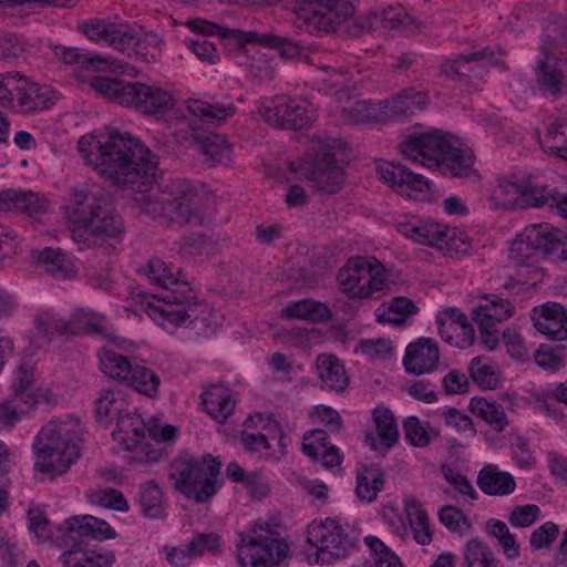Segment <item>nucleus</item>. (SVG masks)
<instances>
[{
    "label": "nucleus",
    "instance_id": "43",
    "mask_svg": "<svg viewBox=\"0 0 567 567\" xmlns=\"http://www.w3.org/2000/svg\"><path fill=\"white\" fill-rule=\"evenodd\" d=\"M38 264L45 272L58 279L68 278L73 271V265L61 249L44 248L38 255L33 252Z\"/></svg>",
    "mask_w": 567,
    "mask_h": 567
},
{
    "label": "nucleus",
    "instance_id": "27",
    "mask_svg": "<svg viewBox=\"0 0 567 567\" xmlns=\"http://www.w3.org/2000/svg\"><path fill=\"white\" fill-rule=\"evenodd\" d=\"M515 311L512 302L497 295H487L481 299V302L473 309L472 318L475 322H485V324H497L509 319Z\"/></svg>",
    "mask_w": 567,
    "mask_h": 567
},
{
    "label": "nucleus",
    "instance_id": "62",
    "mask_svg": "<svg viewBox=\"0 0 567 567\" xmlns=\"http://www.w3.org/2000/svg\"><path fill=\"white\" fill-rule=\"evenodd\" d=\"M83 520L86 538L97 540L115 538V530L106 522L91 515H84Z\"/></svg>",
    "mask_w": 567,
    "mask_h": 567
},
{
    "label": "nucleus",
    "instance_id": "25",
    "mask_svg": "<svg viewBox=\"0 0 567 567\" xmlns=\"http://www.w3.org/2000/svg\"><path fill=\"white\" fill-rule=\"evenodd\" d=\"M316 369L322 388L337 393H343L347 390L349 377L343 363L334 354H319Z\"/></svg>",
    "mask_w": 567,
    "mask_h": 567
},
{
    "label": "nucleus",
    "instance_id": "37",
    "mask_svg": "<svg viewBox=\"0 0 567 567\" xmlns=\"http://www.w3.org/2000/svg\"><path fill=\"white\" fill-rule=\"evenodd\" d=\"M70 334L107 336L106 320L103 315L85 309L75 310L69 319Z\"/></svg>",
    "mask_w": 567,
    "mask_h": 567
},
{
    "label": "nucleus",
    "instance_id": "45",
    "mask_svg": "<svg viewBox=\"0 0 567 567\" xmlns=\"http://www.w3.org/2000/svg\"><path fill=\"white\" fill-rule=\"evenodd\" d=\"M382 101L373 105L367 101H354L343 110L344 118L349 124L386 121L383 114Z\"/></svg>",
    "mask_w": 567,
    "mask_h": 567
},
{
    "label": "nucleus",
    "instance_id": "6",
    "mask_svg": "<svg viewBox=\"0 0 567 567\" xmlns=\"http://www.w3.org/2000/svg\"><path fill=\"white\" fill-rule=\"evenodd\" d=\"M81 423L75 417L53 419L38 433L33 449L38 454L34 468L52 476L68 472L80 456Z\"/></svg>",
    "mask_w": 567,
    "mask_h": 567
},
{
    "label": "nucleus",
    "instance_id": "23",
    "mask_svg": "<svg viewBox=\"0 0 567 567\" xmlns=\"http://www.w3.org/2000/svg\"><path fill=\"white\" fill-rule=\"evenodd\" d=\"M427 103L429 97L425 92L408 87L391 100L382 101V109L384 110L383 114L389 120L393 116H412L416 112L425 110Z\"/></svg>",
    "mask_w": 567,
    "mask_h": 567
},
{
    "label": "nucleus",
    "instance_id": "19",
    "mask_svg": "<svg viewBox=\"0 0 567 567\" xmlns=\"http://www.w3.org/2000/svg\"><path fill=\"white\" fill-rule=\"evenodd\" d=\"M534 327L554 341L567 340V308L558 302H546L532 312Z\"/></svg>",
    "mask_w": 567,
    "mask_h": 567
},
{
    "label": "nucleus",
    "instance_id": "53",
    "mask_svg": "<svg viewBox=\"0 0 567 567\" xmlns=\"http://www.w3.org/2000/svg\"><path fill=\"white\" fill-rule=\"evenodd\" d=\"M544 43L542 52L546 48L554 52V47L567 43V23L560 16H550L544 27Z\"/></svg>",
    "mask_w": 567,
    "mask_h": 567
},
{
    "label": "nucleus",
    "instance_id": "56",
    "mask_svg": "<svg viewBox=\"0 0 567 567\" xmlns=\"http://www.w3.org/2000/svg\"><path fill=\"white\" fill-rule=\"evenodd\" d=\"M35 324L39 333L45 337H51L54 333L70 334L69 320L58 318L55 315L50 312H42L38 315L35 318Z\"/></svg>",
    "mask_w": 567,
    "mask_h": 567
},
{
    "label": "nucleus",
    "instance_id": "4",
    "mask_svg": "<svg viewBox=\"0 0 567 567\" xmlns=\"http://www.w3.org/2000/svg\"><path fill=\"white\" fill-rule=\"evenodd\" d=\"M399 150L404 158L437 168L446 176L462 178L475 172L473 151L456 146V141L436 130L408 135Z\"/></svg>",
    "mask_w": 567,
    "mask_h": 567
},
{
    "label": "nucleus",
    "instance_id": "36",
    "mask_svg": "<svg viewBox=\"0 0 567 567\" xmlns=\"http://www.w3.org/2000/svg\"><path fill=\"white\" fill-rule=\"evenodd\" d=\"M281 317L323 322L331 318V312L324 303L317 302L312 299H301L290 302L281 309Z\"/></svg>",
    "mask_w": 567,
    "mask_h": 567
},
{
    "label": "nucleus",
    "instance_id": "34",
    "mask_svg": "<svg viewBox=\"0 0 567 567\" xmlns=\"http://www.w3.org/2000/svg\"><path fill=\"white\" fill-rule=\"evenodd\" d=\"M54 55L64 64L79 65L87 70H106L112 64L107 58L72 47L56 45Z\"/></svg>",
    "mask_w": 567,
    "mask_h": 567
},
{
    "label": "nucleus",
    "instance_id": "31",
    "mask_svg": "<svg viewBox=\"0 0 567 567\" xmlns=\"http://www.w3.org/2000/svg\"><path fill=\"white\" fill-rule=\"evenodd\" d=\"M477 485L482 492L492 496L509 495L516 487L513 475L508 472L499 471L493 464H488L480 471Z\"/></svg>",
    "mask_w": 567,
    "mask_h": 567
},
{
    "label": "nucleus",
    "instance_id": "24",
    "mask_svg": "<svg viewBox=\"0 0 567 567\" xmlns=\"http://www.w3.org/2000/svg\"><path fill=\"white\" fill-rule=\"evenodd\" d=\"M148 427L141 414L123 411L116 419V429L112 432L114 440L120 441L128 451L135 450L146 437Z\"/></svg>",
    "mask_w": 567,
    "mask_h": 567
},
{
    "label": "nucleus",
    "instance_id": "35",
    "mask_svg": "<svg viewBox=\"0 0 567 567\" xmlns=\"http://www.w3.org/2000/svg\"><path fill=\"white\" fill-rule=\"evenodd\" d=\"M60 560L64 567H109L115 556L110 550L74 549L62 553Z\"/></svg>",
    "mask_w": 567,
    "mask_h": 567
},
{
    "label": "nucleus",
    "instance_id": "41",
    "mask_svg": "<svg viewBox=\"0 0 567 567\" xmlns=\"http://www.w3.org/2000/svg\"><path fill=\"white\" fill-rule=\"evenodd\" d=\"M85 539L83 516H74L66 519L58 527L56 535L54 536L56 546L68 550L83 549L82 546Z\"/></svg>",
    "mask_w": 567,
    "mask_h": 567
},
{
    "label": "nucleus",
    "instance_id": "16",
    "mask_svg": "<svg viewBox=\"0 0 567 567\" xmlns=\"http://www.w3.org/2000/svg\"><path fill=\"white\" fill-rule=\"evenodd\" d=\"M336 162L334 154L329 151L316 155L308 173L311 187L330 195L340 190L344 182V174L342 167Z\"/></svg>",
    "mask_w": 567,
    "mask_h": 567
},
{
    "label": "nucleus",
    "instance_id": "60",
    "mask_svg": "<svg viewBox=\"0 0 567 567\" xmlns=\"http://www.w3.org/2000/svg\"><path fill=\"white\" fill-rule=\"evenodd\" d=\"M540 508L535 504L515 506L509 515L513 527L526 528L532 526L539 517Z\"/></svg>",
    "mask_w": 567,
    "mask_h": 567
},
{
    "label": "nucleus",
    "instance_id": "26",
    "mask_svg": "<svg viewBox=\"0 0 567 567\" xmlns=\"http://www.w3.org/2000/svg\"><path fill=\"white\" fill-rule=\"evenodd\" d=\"M195 141L199 145L205 163L208 166H226L231 162L233 146L226 136L217 133H196Z\"/></svg>",
    "mask_w": 567,
    "mask_h": 567
},
{
    "label": "nucleus",
    "instance_id": "58",
    "mask_svg": "<svg viewBox=\"0 0 567 567\" xmlns=\"http://www.w3.org/2000/svg\"><path fill=\"white\" fill-rule=\"evenodd\" d=\"M182 248L189 255L203 256L214 254L216 245L204 234H193L183 238Z\"/></svg>",
    "mask_w": 567,
    "mask_h": 567
},
{
    "label": "nucleus",
    "instance_id": "64",
    "mask_svg": "<svg viewBox=\"0 0 567 567\" xmlns=\"http://www.w3.org/2000/svg\"><path fill=\"white\" fill-rule=\"evenodd\" d=\"M544 192H538V207L548 206L556 208L557 212L565 218H567V194L557 192L556 189H549L543 185Z\"/></svg>",
    "mask_w": 567,
    "mask_h": 567
},
{
    "label": "nucleus",
    "instance_id": "63",
    "mask_svg": "<svg viewBox=\"0 0 567 567\" xmlns=\"http://www.w3.org/2000/svg\"><path fill=\"white\" fill-rule=\"evenodd\" d=\"M25 50L24 41L14 33L0 32V60L16 59Z\"/></svg>",
    "mask_w": 567,
    "mask_h": 567
},
{
    "label": "nucleus",
    "instance_id": "49",
    "mask_svg": "<svg viewBox=\"0 0 567 567\" xmlns=\"http://www.w3.org/2000/svg\"><path fill=\"white\" fill-rule=\"evenodd\" d=\"M377 432L381 440V445L389 450L399 440V430L394 415L389 409L377 408L373 412Z\"/></svg>",
    "mask_w": 567,
    "mask_h": 567
},
{
    "label": "nucleus",
    "instance_id": "18",
    "mask_svg": "<svg viewBox=\"0 0 567 567\" xmlns=\"http://www.w3.org/2000/svg\"><path fill=\"white\" fill-rule=\"evenodd\" d=\"M378 174L393 190L409 197L430 188L429 182L421 174L411 172L400 163H383L378 166Z\"/></svg>",
    "mask_w": 567,
    "mask_h": 567
},
{
    "label": "nucleus",
    "instance_id": "44",
    "mask_svg": "<svg viewBox=\"0 0 567 567\" xmlns=\"http://www.w3.org/2000/svg\"><path fill=\"white\" fill-rule=\"evenodd\" d=\"M542 146L546 153L567 161V114L549 125Z\"/></svg>",
    "mask_w": 567,
    "mask_h": 567
},
{
    "label": "nucleus",
    "instance_id": "21",
    "mask_svg": "<svg viewBox=\"0 0 567 567\" xmlns=\"http://www.w3.org/2000/svg\"><path fill=\"white\" fill-rule=\"evenodd\" d=\"M378 31L390 37L411 35L420 31L421 23L401 6H390L378 13Z\"/></svg>",
    "mask_w": 567,
    "mask_h": 567
},
{
    "label": "nucleus",
    "instance_id": "11",
    "mask_svg": "<svg viewBox=\"0 0 567 567\" xmlns=\"http://www.w3.org/2000/svg\"><path fill=\"white\" fill-rule=\"evenodd\" d=\"M560 247V229L549 224L530 225L513 241L509 258L517 267L530 266L536 258L555 257Z\"/></svg>",
    "mask_w": 567,
    "mask_h": 567
},
{
    "label": "nucleus",
    "instance_id": "2",
    "mask_svg": "<svg viewBox=\"0 0 567 567\" xmlns=\"http://www.w3.org/2000/svg\"><path fill=\"white\" fill-rule=\"evenodd\" d=\"M143 274L148 280L163 288L161 295H151L145 291L133 293L132 300L140 308L135 311L145 312L152 320L164 329L171 330L186 324L197 332H205L208 328L207 311L205 307L196 301L195 293L189 284L181 280L176 274L162 259L151 258Z\"/></svg>",
    "mask_w": 567,
    "mask_h": 567
},
{
    "label": "nucleus",
    "instance_id": "59",
    "mask_svg": "<svg viewBox=\"0 0 567 567\" xmlns=\"http://www.w3.org/2000/svg\"><path fill=\"white\" fill-rule=\"evenodd\" d=\"M416 312L417 307L412 300L405 297H395L391 300L388 308V321L399 324L402 323L408 316Z\"/></svg>",
    "mask_w": 567,
    "mask_h": 567
},
{
    "label": "nucleus",
    "instance_id": "57",
    "mask_svg": "<svg viewBox=\"0 0 567 567\" xmlns=\"http://www.w3.org/2000/svg\"><path fill=\"white\" fill-rule=\"evenodd\" d=\"M440 522L451 532H462L463 526L466 530L472 528V524L463 512L453 505L444 506L439 513Z\"/></svg>",
    "mask_w": 567,
    "mask_h": 567
},
{
    "label": "nucleus",
    "instance_id": "12",
    "mask_svg": "<svg viewBox=\"0 0 567 567\" xmlns=\"http://www.w3.org/2000/svg\"><path fill=\"white\" fill-rule=\"evenodd\" d=\"M373 262L365 257L348 259L337 276L341 292L351 299H365L381 291L385 287L383 267L377 259Z\"/></svg>",
    "mask_w": 567,
    "mask_h": 567
},
{
    "label": "nucleus",
    "instance_id": "48",
    "mask_svg": "<svg viewBox=\"0 0 567 567\" xmlns=\"http://www.w3.org/2000/svg\"><path fill=\"white\" fill-rule=\"evenodd\" d=\"M140 504L142 513L147 518L157 519L165 516L163 492L154 481L141 486Z\"/></svg>",
    "mask_w": 567,
    "mask_h": 567
},
{
    "label": "nucleus",
    "instance_id": "51",
    "mask_svg": "<svg viewBox=\"0 0 567 567\" xmlns=\"http://www.w3.org/2000/svg\"><path fill=\"white\" fill-rule=\"evenodd\" d=\"M486 532L495 537L508 559H515L520 555L519 544L509 532L507 525L498 519H491L486 523Z\"/></svg>",
    "mask_w": 567,
    "mask_h": 567
},
{
    "label": "nucleus",
    "instance_id": "52",
    "mask_svg": "<svg viewBox=\"0 0 567 567\" xmlns=\"http://www.w3.org/2000/svg\"><path fill=\"white\" fill-rule=\"evenodd\" d=\"M405 440L413 446H427L432 437H439L440 431L427 427L416 416H409L403 423Z\"/></svg>",
    "mask_w": 567,
    "mask_h": 567
},
{
    "label": "nucleus",
    "instance_id": "38",
    "mask_svg": "<svg viewBox=\"0 0 567 567\" xmlns=\"http://www.w3.org/2000/svg\"><path fill=\"white\" fill-rule=\"evenodd\" d=\"M32 383V371L22 365L19 367L12 383L13 398L23 403L28 409L49 401L48 393L40 391L34 392L31 389Z\"/></svg>",
    "mask_w": 567,
    "mask_h": 567
},
{
    "label": "nucleus",
    "instance_id": "39",
    "mask_svg": "<svg viewBox=\"0 0 567 567\" xmlns=\"http://www.w3.org/2000/svg\"><path fill=\"white\" fill-rule=\"evenodd\" d=\"M384 473L377 464L364 466L363 472L357 475V496L369 503L377 499L384 487Z\"/></svg>",
    "mask_w": 567,
    "mask_h": 567
},
{
    "label": "nucleus",
    "instance_id": "15",
    "mask_svg": "<svg viewBox=\"0 0 567 567\" xmlns=\"http://www.w3.org/2000/svg\"><path fill=\"white\" fill-rule=\"evenodd\" d=\"M543 190L540 185L535 178L527 177L519 182L499 181L493 190V197L497 204L505 208H526L538 207V192Z\"/></svg>",
    "mask_w": 567,
    "mask_h": 567
},
{
    "label": "nucleus",
    "instance_id": "17",
    "mask_svg": "<svg viewBox=\"0 0 567 567\" xmlns=\"http://www.w3.org/2000/svg\"><path fill=\"white\" fill-rule=\"evenodd\" d=\"M440 350L437 343L426 337H420L408 344L403 357L405 371L410 374L422 375L437 369Z\"/></svg>",
    "mask_w": 567,
    "mask_h": 567
},
{
    "label": "nucleus",
    "instance_id": "5",
    "mask_svg": "<svg viewBox=\"0 0 567 567\" xmlns=\"http://www.w3.org/2000/svg\"><path fill=\"white\" fill-rule=\"evenodd\" d=\"M185 25L196 33L195 38L185 40L187 48L200 61L210 64L218 62L219 54L215 44L208 41L206 35H219L221 39L235 41L238 45H245L247 43L259 44L277 50L285 59L299 58L303 50V47L299 42L271 32L261 33L257 31L230 29L200 18L187 20Z\"/></svg>",
    "mask_w": 567,
    "mask_h": 567
},
{
    "label": "nucleus",
    "instance_id": "7",
    "mask_svg": "<svg viewBox=\"0 0 567 567\" xmlns=\"http://www.w3.org/2000/svg\"><path fill=\"white\" fill-rule=\"evenodd\" d=\"M91 87L105 99L146 116L163 115L175 104L167 90L140 81L96 76L91 81Z\"/></svg>",
    "mask_w": 567,
    "mask_h": 567
},
{
    "label": "nucleus",
    "instance_id": "14",
    "mask_svg": "<svg viewBox=\"0 0 567 567\" xmlns=\"http://www.w3.org/2000/svg\"><path fill=\"white\" fill-rule=\"evenodd\" d=\"M307 542L317 549V561L322 564H331L336 559L346 557L354 546L353 539L332 518H327L320 524L309 525Z\"/></svg>",
    "mask_w": 567,
    "mask_h": 567
},
{
    "label": "nucleus",
    "instance_id": "8",
    "mask_svg": "<svg viewBox=\"0 0 567 567\" xmlns=\"http://www.w3.org/2000/svg\"><path fill=\"white\" fill-rule=\"evenodd\" d=\"M220 465L210 454L195 457L183 453L172 464L168 480L185 498L196 504L208 503L221 486Z\"/></svg>",
    "mask_w": 567,
    "mask_h": 567
},
{
    "label": "nucleus",
    "instance_id": "40",
    "mask_svg": "<svg viewBox=\"0 0 567 567\" xmlns=\"http://www.w3.org/2000/svg\"><path fill=\"white\" fill-rule=\"evenodd\" d=\"M468 409L497 432H503L508 425V419L503 406L495 401L475 396L471 399Z\"/></svg>",
    "mask_w": 567,
    "mask_h": 567
},
{
    "label": "nucleus",
    "instance_id": "32",
    "mask_svg": "<svg viewBox=\"0 0 567 567\" xmlns=\"http://www.w3.org/2000/svg\"><path fill=\"white\" fill-rule=\"evenodd\" d=\"M186 107L194 116L209 124H221L236 113V106L231 103H213L199 99L187 100Z\"/></svg>",
    "mask_w": 567,
    "mask_h": 567
},
{
    "label": "nucleus",
    "instance_id": "20",
    "mask_svg": "<svg viewBox=\"0 0 567 567\" xmlns=\"http://www.w3.org/2000/svg\"><path fill=\"white\" fill-rule=\"evenodd\" d=\"M47 210V199L32 190L8 188L0 190V212H17L35 216Z\"/></svg>",
    "mask_w": 567,
    "mask_h": 567
},
{
    "label": "nucleus",
    "instance_id": "3",
    "mask_svg": "<svg viewBox=\"0 0 567 567\" xmlns=\"http://www.w3.org/2000/svg\"><path fill=\"white\" fill-rule=\"evenodd\" d=\"M68 209L69 230L80 249L103 246L123 234V220L101 189L75 190Z\"/></svg>",
    "mask_w": 567,
    "mask_h": 567
},
{
    "label": "nucleus",
    "instance_id": "30",
    "mask_svg": "<svg viewBox=\"0 0 567 567\" xmlns=\"http://www.w3.org/2000/svg\"><path fill=\"white\" fill-rule=\"evenodd\" d=\"M478 63L481 66H502L506 69L505 62L495 56V50L486 47L483 50L464 53L455 56L454 59L446 60L441 71L446 75H464L463 70L466 64Z\"/></svg>",
    "mask_w": 567,
    "mask_h": 567
},
{
    "label": "nucleus",
    "instance_id": "54",
    "mask_svg": "<svg viewBox=\"0 0 567 567\" xmlns=\"http://www.w3.org/2000/svg\"><path fill=\"white\" fill-rule=\"evenodd\" d=\"M468 373L473 382L484 390L495 389L498 384V377L493 367L481 357H475L470 362Z\"/></svg>",
    "mask_w": 567,
    "mask_h": 567
},
{
    "label": "nucleus",
    "instance_id": "50",
    "mask_svg": "<svg viewBox=\"0 0 567 567\" xmlns=\"http://www.w3.org/2000/svg\"><path fill=\"white\" fill-rule=\"evenodd\" d=\"M126 383L132 385L138 393L148 398H155L161 384L159 377L150 368L134 365Z\"/></svg>",
    "mask_w": 567,
    "mask_h": 567
},
{
    "label": "nucleus",
    "instance_id": "29",
    "mask_svg": "<svg viewBox=\"0 0 567 567\" xmlns=\"http://www.w3.org/2000/svg\"><path fill=\"white\" fill-rule=\"evenodd\" d=\"M14 92L23 112H33L49 106L51 89L40 86L20 73H18Z\"/></svg>",
    "mask_w": 567,
    "mask_h": 567
},
{
    "label": "nucleus",
    "instance_id": "22",
    "mask_svg": "<svg viewBox=\"0 0 567 567\" xmlns=\"http://www.w3.org/2000/svg\"><path fill=\"white\" fill-rule=\"evenodd\" d=\"M543 54L544 59L539 60L535 66L536 83L539 90L558 97L565 92L567 82L554 52L545 48Z\"/></svg>",
    "mask_w": 567,
    "mask_h": 567
},
{
    "label": "nucleus",
    "instance_id": "47",
    "mask_svg": "<svg viewBox=\"0 0 567 567\" xmlns=\"http://www.w3.org/2000/svg\"><path fill=\"white\" fill-rule=\"evenodd\" d=\"M100 363L103 373L124 382L127 381L134 367L125 355L110 349H104L100 353Z\"/></svg>",
    "mask_w": 567,
    "mask_h": 567
},
{
    "label": "nucleus",
    "instance_id": "13",
    "mask_svg": "<svg viewBox=\"0 0 567 567\" xmlns=\"http://www.w3.org/2000/svg\"><path fill=\"white\" fill-rule=\"evenodd\" d=\"M264 120L274 127L301 130L317 117L315 106L306 99L278 95L260 109Z\"/></svg>",
    "mask_w": 567,
    "mask_h": 567
},
{
    "label": "nucleus",
    "instance_id": "55",
    "mask_svg": "<svg viewBox=\"0 0 567 567\" xmlns=\"http://www.w3.org/2000/svg\"><path fill=\"white\" fill-rule=\"evenodd\" d=\"M367 546L373 554L375 567H401L400 558L377 537L364 538Z\"/></svg>",
    "mask_w": 567,
    "mask_h": 567
},
{
    "label": "nucleus",
    "instance_id": "28",
    "mask_svg": "<svg viewBox=\"0 0 567 567\" xmlns=\"http://www.w3.org/2000/svg\"><path fill=\"white\" fill-rule=\"evenodd\" d=\"M204 410L218 423H223L234 412L235 399L233 391L224 385L209 386L202 394Z\"/></svg>",
    "mask_w": 567,
    "mask_h": 567
},
{
    "label": "nucleus",
    "instance_id": "42",
    "mask_svg": "<svg viewBox=\"0 0 567 567\" xmlns=\"http://www.w3.org/2000/svg\"><path fill=\"white\" fill-rule=\"evenodd\" d=\"M463 559L465 567H503L494 550L478 538L466 542Z\"/></svg>",
    "mask_w": 567,
    "mask_h": 567
},
{
    "label": "nucleus",
    "instance_id": "46",
    "mask_svg": "<svg viewBox=\"0 0 567 567\" xmlns=\"http://www.w3.org/2000/svg\"><path fill=\"white\" fill-rule=\"evenodd\" d=\"M124 400L120 393H115L111 389L101 391L100 396L95 401L96 420L102 424H110L114 417L124 411Z\"/></svg>",
    "mask_w": 567,
    "mask_h": 567
},
{
    "label": "nucleus",
    "instance_id": "9",
    "mask_svg": "<svg viewBox=\"0 0 567 567\" xmlns=\"http://www.w3.org/2000/svg\"><path fill=\"white\" fill-rule=\"evenodd\" d=\"M82 32L92 41L105 42L110 47L135 54L144 63H153L161 55V40L156 34L142 35L136 28L126 23H114L92 19L81 27Z\"/></svg>",
    "mask_w": 567,
    "mask_h": 567
},
{
    "label": "nucleus",
    "instance_id": "1",
    "mask_svg": "<svg viewBox=\"0 0 567 567\" xmlns=\"http://www.w3.org/2000/svg\"><path fill=\"white\" fill-rule=\"evenodd\" d=\"M78 150L113 186L141 193V210L154 219L178 227L204 224L202 199L192 182L173 179L161 194H146L155 182L157 159L138 138L118 131L105 136L85 135L79 140Z\"/></svg>",
    "mask_w": 567,
    "mask_h": 567
},
{
    "label": "nucleus",
    "instance_id": "61",
    "mask_svg": "<svg viewBox=\"0 0 567 567\" xmlns=\"http://www.w3.org/2000/svg\"><path fill=\"white\" fill-rule=\"evenodd\" d=\"M559 534L558 526L553 522H547L539 526L529 537V544L534 549L548 548Z\"/></svg>",
    "mask_w": 567,
    "mask_h": 567
},
{
    "label": "nucleus",
    "instance_id": "33",
    "mask_svg": "<svg viewBox=\"0 0 567 567\" xmlns=\"http://www.w3.org/2000/svg\"><path fill=\"white\" fill-rule=\"evenodd\" d=\"M401 231L414 241L443 250L450 240L449 231L437 224L401 225Z\"/></svg>",
    "mask_w": 567,
    "mask_h": 567
},
{
    "label": "nucleus",
    "instance_id": "10",
    "mask_svg": "<svg viewBox=\"0 0 567 567\" xmlns=\"http://www.w3.org/2000/svg\"><path fill=\"white\" fill-rule=\"evenodd\" d=\"M289 546L278 525L256 522L247 533L239 535L237 558L241 567H278L288 556Z\"/></svg>",
    "mask_w": 567,
    "mask_h": 567
}]
</instances>
